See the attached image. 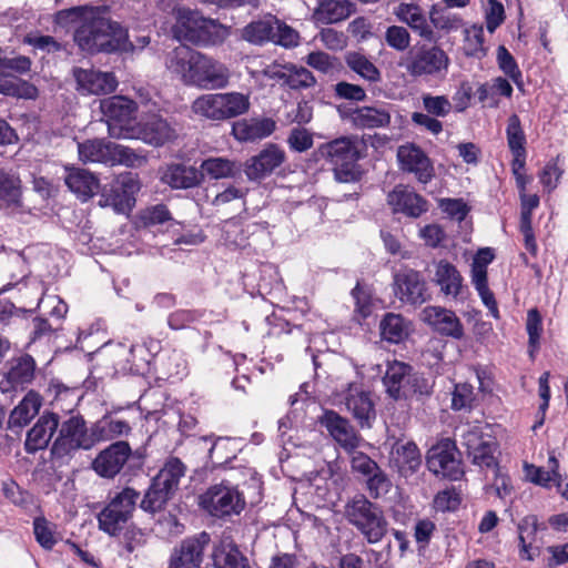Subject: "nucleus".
<instances>
[{
  "label": "nucleus",
  "instance_id": "nucleus-1",
  "mask_svg": "<svg viewBox=\"0 0 568 568\" xmlns=\"http://www.w3.org/2000/svg\"><path fill=\"white\" fill-rule=\"evenodd\" d=\"M165 67L183 84L203 90L225 88L230 80L225 64L186 45L168 52Z\"/></svg>",
  "mask_w": 568,
  "mask_h": 568
},
{
  "label": "nucleus",
  "instance_id": "nucleus-2",
  "mask_svg": "<svg viewBox=\"0 0 568 568\" xmlns=\"http://www.w3.org/2000/svg\"><path fill=\"white\" fill-rule=\"evenodd\" d=\"M74 41L82 51L89 53L134 51L128 32L110 19L108 11L92 7L84 21L77 27Z\"/></svg>",
  "mask_w": 568,
  "mask_h": 568
},
{
  "label": "nucleus",
  "instance_id": "nucleus-3",
  "mask_svg": "<svg viewBox=\"0 0 568 568\" xmlns=\"http://www.w3.org/2000/svg\"><path fill=\"white\" fill-rule=\"evenodd\" d=\"M97 444L94 425L89 428L84 418L75 414L59 423L58 436L52 444L51 453L57 458H64L79 450H89Z\"/></svg>",
  "mask_w": 568,
  "mask_h": 568
},
{
  "label": "nucleus",
  "instance_id": "nucleus-4",
  "mask_svg": "<svg viewBox=\"0 0 568 568\" xmlns=\"http://www.w3.org/2000/svg\"><path fill=\"white\" fill-rule=\"evenodd\" d=\"M449 65L450 59L444 49L427 44L415 47L399 61V67L413 78H444Z\"/></svg>",
  "mask_w": 568,
  "mask_h": 568
},
{
  "label": "nucleus",
  "instance_id": "nucleus-5",
  "mask_svg": "<svg viewBox=\"0 0 568 568\" xmlns=\"http://www.w3.org/2000/svg\"><path fill=\"white\" fill-rule=\"evenodd\" d=\"M318 154L333 166L337 181L347 183L358 179V150L355 138L342 136L324 143L318 148Z\"/></svg>",
  "mask_w": 568,
  "mask_h": 568
},
{
  "label": "nucleus",
  "instance_id": "nucleus-6",
  "mask_svg": "<svg viewBox=\"0 0 568 568\" xmlns=\"http://www.w3.org/2000/svg\"><path fill=\"white\" fill-rule=\"evenodd\" d=\"M345 516L369 544L381 541L387 531V521L382 510L364 496H356L347 503Z\"/></svg>",
  "mask_w": 568,
  "mask_h": 568
},
{
  "label": "nucleus",
  "instance_id": "nucleus-7",
  "mask_svg": "<svg viewBox=\"0 0 568 568\" xmlns=\"http://www.w3.org/2000/svg\"><path fill=\"white\" fill-rule=\"evenodd\" d=\"M100 110L113 139H129L136 125L138 105L123 95H113L101 100Z\"/></svg>",
  "mask_w": 568,
  "mask_h": 568
},
{
  "label": "nucleus",
  "instance_id": "nucleus-8",
  "mask_svg": "<svg viewBox=\"0 0 568 568\" xmlns=\"http://www.w3.org/2000/svg\"><path fill=\"white\" fill-rule=\"evenodd\" d=\"M199 505L211 516L223 518L241 514L245 508V499L235 485L223 480L200 495Z\"/></svg>",
  "mask_w": 568,
  "mask_h": 568
},
{
  "label": "nucleus",
  "instance_id": "nucleus-9",
  "mask_svg": "<svg viewBox=\"0 0 568 568\" xmlns=\"http://www.w3.org/2000/svg\"><path fill=\"white\" fill-rule=\"evenodd\" d=\"M219 24L213 19L204 18L199 11L187 8L175 10L174 37L182 41L205 44L217 36Z\"/></svg>",
  "mask_w": 568,
  "mask_h": 568
},
{
  "label": "nucleus",
  "instance_id": "nucleus-10",
  "mask_svg": "<svg viewBox=\"0 0 568 568\" xmlns=\"http://www.w3.org/2000/svg\"><path fill=\"white\" fill-rule=\"evenodd\" d=\"M458 432L460 445L474 465L487 469L498 467L495 456L497 443L489 434H484L479 425L462 426Z\"/></svg>",
  "mask_w": 568,
  "mask_h": 568
},
{
  "label": "nucleus",
  "instance_id": "nucleus-11",
  "mask_svg": "<svg viewBox=\"0 0 568 568\" xmlns=\"http://www.w3.org/2000/svg\"><path fill=\"white\" fill-rule=\"evenodd\" d=\"M140 494L132 488H124L98 515L99 528L114 536L121 531L130 518Z\"/></svg>",
  "mask_w": 568,
  "mask_h": 568
},
{
  "label": "nucleus",
  "instance_id": "nucleus-12",
  "mask_svg": "<svg viewBox=\"0 0 568 568\" xmlns=\"http://www.w3.org/2000/svg\"><path fill=\"white\" fill-rule=\"evenodd\" d=\"M141 189L138 175L129 172L120 174L109 186L101 191V206H112L115 212L130 211L135 203V195Z\"/></svg>",
  "mask_w": 568,
  "mask_h": 568
},
{
  "label": "nucleus",
  "instance_id": "nucleus-13",
  "mask_svg": "<svg viewBox=\"0 0 568 568\" xmlns=\"http://www.w3.org/2000/svg\"><path fill=\"white\" fill-rule=\"evenodd\" d=\"M178 138V129L161 115L153 114L136 123L130 139L141 140L154 148L163 146Z\"/></svg>",
  "mask_w": 568,
  "mask_h": 568
},
{
  "label": "nucleus",
  "instance_id": "nucleus-14",
  "mask_svg": "<svg viewBox=\"0 0 568 568\" xmlns=\"http://www.w3.org/2000/svg\"><path fill=\"white\" fill-rule=\"evenodd\" d=\"M455 443L448 438L434 445L427 454V467L437 476H443L452 480L458 479L462 475V468L455 456Z\"/></svg>",
  "mask_w": 568,
  "mask_h": 568
},
{
  "label": "nucleus",
  "instance_id": "nucleus-15",
  "mask_svg": "<svg viewBox=\"0 0 568 568\" xmlns=\"http://www.w3.org/2000/svg\"><path fill=\"white\" fill-rule=\"evenodd\" d=\"M399 169L415 175L418 182L426 184L435 174L430 159L416 144L406 143L397 149Z\"/></svg>",
  "mask_w": 568,
  "mask_h": 568
},
{
  "label": "nucleus",
  "instance_id": "nucleus-16",
  "mask_svg": "<svg viewBox=\"0 0 568 568\" xmlns=\"http://www.w3.org/2000/svg\"><path fill=\"white\" fill-rule=\"evenodd\" d=\"M320 423L332 438L347 453H354L364 445V439L349 422L333 410H326Z\"/></svg>",
  "mask_w": 568,
  "mask_h": 568
},
{
  "label": "nucleus",
  "instance_id": "nucleus-17",
  "mask_svg": "<svg viewBox=\"0 0 568 568\" xmlns=\"http://www.w3.org/2000/svg\"><path fill=\"white\" fill-rule=\"evenodd\" d=\"M393 291L405 304L420 305L426 301V284L422 275L414 270H402L394 275Z\"/></svg>",
  "mask_w": 568,
  "mask_h": 568
},
{
  "label": "nucleus",
  "instance_id": "nucleus-18",
  "mask_svg": "<svg viewBox=\"0 0 568 568\" xmlns=\"http://www.w3.org/2000/svg\"><path fill=\"white\" fill-rule=\"evenodd\" d=\"M393 14L423 40H436V32L428 21L429 16L418 3L400 2L393 9Z\"/></svg>",
  "mask_w": 568,
  "mask_h": 568
},
{
  "label": "nucleus",
  "instance_id": "nucleus-19",
  "mask_svg": "<svg viewBox=\"0 0 568 568\" xmlns=\"http://www.w3.org/2000/svg\"><path fill=\"white\" fill-rule=\"evenodd\" d=\"M420 320L443 336L462 339L464 326L455 312L442 306H426L420 312Z\"/></svg>",
  "mask_w": 568,
  "mask_h": 568
},
{
  "label": "nucleus",
  "instance_id": "nucleus-20",
  "mask_svg": "<svg viewBox=\"0 0 568 568\" xmlns=\"http://www.w3.org/2000/svg\"><path fill=\"white\" fill-rule=\"evenodd\" d=\"M209 542L206 532L184 539L172 552L169 568H200Z\"/></svg>",
  "mask_w": 568,
  "mask_h": 568
},
{
  "label": "nucleus",
  "instance_id": "nucleus-21",
  "mask_svg": "<svg viewBox=\"0 0 568 568\" xmlns=\"http://www.w3.org/2000/svg\"><path fill=\"white\" fill-rule=\"evenodd\" d=\"M132 449L126 442H115L99 453L92 463L94 471L101 477L112 478L123 468Z\"/></svg>",
  "mask_w": 568,
  "mask_h": 568
},
{
  "label": "nucleus",
  "instance_id": "nucleus-22",
  "mask_svg": "<svg viewBox=\"0 0 568 568\" xmlns=\"http://www.w3.org/2000/svg\"><path fill=\"white\" fill-rule=\"evenodd\" d=\"M36 362L30 355L13 358L8 363V371L0 379V390L9 393L22 390L34 378Z\"/></svg>",
  "mask_w": 568,
  "mask_h": 568
},
{
  "label": "nucleus",
  "instance_id": "nucleus-23",
  "mask_svg": "<svg viewBox=\"0 0 568 568\" xmlns=\"http://www.w3.org/2000/svg\"><path fill=\"white\" fill-rule=\"evenodd\" d=\"M73 77L77 82V90L82 94H108L118 87L114 74L110 72L74 68Z\"/></svg>",
  "mask_w": 568,
  "mask_h": 568
},
{
  "label": "nucleus",
  "instance_id": "nucleus-24",
  "mask_svg": "<svg viewBox=\"0 0 568 568\" xmlns=\"http://www.w3.org/2000/svg\"><path fill=\"white\" fill-rule=\"evenodd\" d=\"M285 152L276 144H267L257 155L245 163V174L251 181H257L270 175L285 161Z\"/></svg>",
  "mask_w": 568,
  "mask_h": 568
},
{
  "label": "nucleus",
  "instance_id": "nucleus-25",
  "mask_svg": "<svg viewBox=\"0 0 568 568\" xmlns=\"http://www.w3.org/2000/svg\"><path fill=\"white\" fill-rule=\"evenodd\" d=\"M387 203L395 213H403L409 217H419L428 211L427 201L408 186L397 185L387 195Z\"/></svg>",
  "mask_w": 568,
  "mask_h": 568
},
{
  "label": "nucleus",
  "instance_id": "nucleus-26",
  "mask_svg": "<svg viewBox=\"0 0 568 568\" xmlns=\"http://www.w3.org/2000/svg\"><path fill=\"white\" fill-rule=\"evenodd\" d=\"M344 403L362 427H371L375 419V409L369 394L357 384H351L345 392Z\"/></svg>",
  "mask_w": 568,
  "mask_h": 568
},
{
  "label": "nucleus",
  "instance_id": "nucleus-27",
  "mask_svg": "<svg viewBox=\"0 0 568 568\" xmlns=\"http://www.w3.org/2000/svg\"><path fill=\"white\" fill-rule=\"evenodd\" d=\"M463 281L460 272L448 261L440 260L433 264L432 282L439 286L444 296L457 300L463 292Z\"/></svg>",
  "mask_w": 568,
  "mask_h": 568
},
{
  "label": "nucleus",
  "instance_id": "nucleus-28",
  "mask_svg": "<svg viewBox=\"0 0 568 568\" xmlns=\"http://www.w3.org/2000/svg\"><path fill=\"white\" fill-rule=\"evenodd\" d=\"M59 427V416L55 413L44 412L32 428L27 433L24 448L28 453L44 449L54 432Z\"/></svg>",
  "mask_w": 568,
  "mask_h": 568
},
{
  "label": "nucleus",
  "instance_id": "nucleus-29",
  "mask_svg": "<svg viewBox=\"0 0 568 568\" xmlns=\"http://www.w3.org/2000/svg\"><path fill=\"white\" fill-rule=\"evenodd\" d=\"M64 182L69 190L83 202L91 199L100 190L98 178L82 168L65 166Z\"/></svg>",
  "mask_w": 568,
  "mask_h": 568
},
{
  "label": "nucleus",
  "instance_id": "nucleus-30",
  "mask_svg": "<svg viewBox=\"0 0 568 568\" xmlns=\"http://www.w3.org/2000/svg\"><path fill=\"white\" fill-rule=\"evenodd\" d=\"M422 464L420 453L412 442L396 443L392 449L390 465L400 476L407 478L414 475Z\"/></svg>",
  "mask_w": 568,
  "mask_h": 568
},
{
  "label": "nucleus",
  "instance_id": "nucleus-31",
  "mask_svg": "<svg viewBox=\"0 0 568 568\" xmlns=\"http://www.w3.org/2000/svg\"><path fill=\"white\" fill-rule=\"evenodd\" d=\"M162 181L172 189H192L202 184L203 173L195 166L173 163L166 166Z\"/></svg>",
  "mask_w": 568,
  "mask_h": 568
},
{
  "label": "nucleus",
  "instance_id": "nucleus-32",
  "mask_svg": "<svg viewBox=\"0 0 568 568\" xmlns=\"http://www.w3.org/2000/svg\"><path fill=\"white\" fill-rule=\"evenodd\" d=\"M276 129V123L270 118L245 119L232 126L233 136L241 142L255 141L270 136Z\"/></svg>",
  "mask_w": 568,
  "mask_h": 568
},
{
  "label": "nucleus",
  "instance_id": "nucleus-33",
  "mask_svg": "<svg viewBox=\"0 0 568 568\" xmlns=\"http://www.w3.org/2000/svg\"><path fill=\"white\" fill-rule=\"evenodd\" d=\"M212 560L215 568H250L247 559L230 536H222L214 545Z\"/></svg>",
  "mask_w": 568,
  "mask_h": 568
},
{
  "label": "nucleus",
  "instance_id": "nucleus-34",
  "mask_svg": "<svg viewBox=\"0 0 568 568\" xmlns=\"http://www.w3.org/2000/svg\"><path fill=\"white\" fill-rule=\"evenodd\" d=\"M42 406V397L30 390L26 394L22 400L11 410L8 419L10 429H21L30 423V420L38 415Z\"/></svg>",
  "mask_w": 568,
  "mask_h": 568
},
{
  "label": "nucleus",
  "instance_id": "nucleus-35",
  "mask_svg": "<svg viewBox=\"0 0 568 568\" xmlns=\"http://www.w3.org/2000/svg\"><path fill=\"white\" fill-rule=\"evenodd\" d=\"M351 120L359 129L385 128L390 123V113L385 106H362L351 113Z\"/></svg>",
  "mask_w": 568,
  "mask_h": 568
},
{
  "label": "nucleus",
  "instance_id": "nucleus-36",
  "mask_svg": "<svg viewBox=\"0 0 568 568\" xmlns=\"http://www.w3.org/2000/svg\"><path fill=\"white\" fill-rule=\"evenodd\" d=\"M353 11L348 0H325L318 4L313 13L316 23L332 24L345 20Z\"/></svg>",
  "mask_w": 568,
  "mask_h": 568
},
{
  "label": "nucleus",
  "instance_id": "nucleus-37",
  "mask_svg": "<svg viewBox=\"0 0 568 568\" xmlns=\"http://www.w3.org/2000/svg\"><path fill=\"white\" fill-rule=\"evenodd\" d=\"M114 142L102 139L87 140L78 143L79 159L83 163L111 164Z\"/></svg>",
  "mask_w": 568,
  "mask_h": 568
},
{
  "label": "nucleus",
  "instance_id": "nucleus-38",
  "mask_svg": "<svg viewBox=\"0 0 568 568\" xmlns=\"http://www.w3.org/2000/svg\"><path fill=\"white\" fill-rule=\"evenodd\" d=\"M410 367L402 362H393L387 366L384 385L390 397L397 399L406 394V386L410 382Z\"/></svg>",
  "mask_w": 568,
  "mask_h": 568
},
{
  "label": "nucleus",
  "instance_id": "nucleus-39",
  "mask_svg": "<svg viewBox=\"0 0 568 568\" xmlns=\"http://www.w3.org/2000/svg\"><path fill=\"white\" fill-rule=\"evenodd\" d=\"M276 23L277 18L271 14L258 20H254L243 28L242 38L253 44L272 42L274 39Z\"/></svg>",
  "mask_w": 568,
  "mask_h": 568
},
{
  "label": "nucleus",
  "instance_id": "nucleus-40",
  "mask_svg": "<svg viewBox=\"0 0 568 568\" xmlns=\"http://www.w3.org/2000/svg\"><path fill=\"white\" fill-rule=\"evenodd\" d=\"M506 138L508 148L515 158V164L520 169L526 161V135L517 114H511L508 119Z\"/></svg>",
  "mask_w": 568,
  "mask_h": 568
},
{
  "label": "nucleus",
  "instance_id": "nucleus-41",
  "mask_svg": "<svg viewBox=\"0 0 568 568\" xmlns=\"http://www.w3.org/2000/svg\"><path fill=\"white\" fill-rule=\"evenodd\" d=\"M203 179L209 176L213 180L227 179L234 176L240 168L236 162L220 156H212L202 161L200 169Z\"/></svg>",
  "mask_w": 568,
  "mask_h": 568
},
{
  "label": "nucleus",
  "instance_id": "nucleus-42",
  "mask_svg": "<svg viewBox=\"0 0 568 568\" xmlns=\"http://www.w3.org/2000/svg\"><path fill=\"white\" fill-rule=\"evenodd\" d=\"M224 120L245 114L251 106L250 93L237 91L219 93Z\"/></svg>",
  "mask_w": 568,
  "mask_h": 568
},
{
  "label": "nucleus",
  "instance_id": "nucleus-43",
  "mask_svg": "<svg viewBox=\"0 0 568 568\" xmlns=\"http://www.w3.org/2000/svg\"><path fill=\"white\" fill-rule=\"evenodd\" d=\"M194 114L211 121H224L219 93H205L196 98L191 106Z\"/></svg>",
  "mask_w": 568,
  "mask_h": 568
},
{
  "label": "nucleus",
  "instance_id": "nucleus-44",
  "mask_svg": "<svg viewBox=\"0 0 568 568\" xmlns=\"http://www.w3.org/2000/svg\"><path fill=\"white\" fill-rule=\"evenodd\" d=\"M558 467L559 464L556 457L550 456L548 459V470L530 464H525L524 469L525 476L529 481L545 488H551L555 481L559 479Z\"/></svg>",
  "mask_w": 568,
  "mask_h": 568
},
{
  "label": "nucleus",
  "instance_id": "nucleus-45",
  "mask_svg": "<svg viewBox=\"0 0 568 568\" xmlns=\"http://www.w3.org/2000/svg\"><path fill=\"white\" fill-rule=\"evenodd\" d=\"M347 67L369 83H377L382 80V73L378 68L364 54L358 52H348L345 57Z\"/></svg>",
  "mask_w": 568,
  "mask_h": 568
},
{
  "label": "nucleus",
  "instance_id": "nucleus-46",
  "mask_svg": "<svg viewBox=\"0 0 568 568\" xmlns=\"http://www.w3.org/2000/svg\"><path fill=\"white\" fill-rule=\"evenodd\" d=\"M20 180L14 174L0 170V209L17 206L20 203Z\"/></svg>",
  "mask_w": 568,
  "mask_h": 568
},
{
  "label": "nucleus",
  "instance_id": "nucleus-47",
  "mask_svg": "<svg viewBox=\"0 0 568 568\" xmlns=\"http://www.w3.org/2000/svg\"><path fill=\"white\" fill-rule=\"evenodd\" d=\"M383 339L399 343L408 335V325L399 314L387 313L379 324Z\"/></svg>",
  "mask_w": 568,
  "mask_h": 568
},
{
  "label": "nucleus",
  "instance_id": "nucleus-48",
  "mask_svg": "<svg viewBox=\"0 0 568 568\" xmlns=\"http://www.w3.org/2000/svg\"><path fill=\"white\" fill-rule=\"evenodd\" d=\"M185 465L179 458H169L154 478L156 485H162L173 493L178 488L180 479L185 475Z\"/></svg>",
  "mask_w": 568,
  "mask_h": 568
},
{
  "label": "nucleus",
  "instance_id": "nucleus-49",
  "mask_svg": "<svg viewBox=\"0 0 568 568\" xmlns=\"http://www.w3.org/2000/svg\"><path fill=\"white\" fill-rule=\"evenodd\" d=\"M428 16L434 31L437 30L447 34L463 27V19L458 14L439 9L436 4L430 7Z\"/></svg>",
  "mask_w": 568,
  "mask_h": 568
},
{
  "label": "nucleus",
  "instance_id": "nucleus-50",
  "mask_svg": "<svg viewBox=\"0 0 568 568\" xmlns=\"http://www.w3.org/2000/svg\"><path fill=\"white\" fill-rule=\"evenodd\" d=\"M463 50L466 55L474 58H483L487 53L484 39L483 26L474 24L464 30Z\"/></svg>",
  "mask_w": 568,
  "mask_h": 568
},
{
  "label": "nucleus",
  "instance_id": "nucleus-51",
  "mask_svg": "<svg viewBox=\"0 0 568 568\" xmlns=\"http://www.w3.org/2000/svg\"><path fill=\"white\" fill-rule=\"evenodd\" d=\"M0 93L33 100L38 97V89L17 78H3L0 79Z\"/></svg>",
  "mask_w": 568,
  "mask_h": 568
},
{
  "label": "nucleus",
  "instance_id": "nucleus-52",
  "mask_svg": "<svg viewBox=\"0 0 568 568\" xmlns=\"http://www.w3.org/2000/svg\"><path fill=\"white\" fill-rule=\"evenodd\" d=\"M95 435L98 443L101 440H110L115 437L128 435L131 432V426L121 419H102L94 424Z\"/></svg>",
  "mask_w": 568,
  "mask_h": 568
},
{
  "label": "nucleus",
  "instance_id": "nucleus-53",
  "mask_svg": "<svg viewBox=\"0 0 568 568\" xmlns=\"http://www.w3.org/2000/svg\"><path fill=\"white\" fill-rule=\"evenodd\" d=\"M171 495V490L162 487V485L158 486L156 480L153 479L152 485L150 486V488L144 495V498L141 501V508L149 513L159 511L166 504Z\"/></svg>",
  "mask_w": 568,
  "mask_h": 568
},
{
  "label": "nucleus",
  "instance_id": "nucleus-54",
  "mask_svg": "<svg viewBox=\"0 0 568 568\" xmlns=\"http://www.w3.org/2000/svg\"><path fill=\"white\" fill-rule=\"evenodd\" d=\"M144 154L138 153L131 148L116 144L113 145L112 160L110 165H125L128 168H140L146 163Z\"/></svg>",
  "mask_w": 568,
  "mask_h": 568
},
{
  "label": "nucleus",
  "instance_id": "nucleus-55",
  "mask_svg": "<svg viewBox=\"0 0 568 568\" xmlns=\"http://www.w3.org/2000/svg\"><path fill=\"white\" fill-rule=\"evenodd\" d=\"M385 43L398 52H404L410 47L412 36L406 27L393 24L386 28Z\"/></svg>",
  "mask_w": 568,
  "mask_h": 568
},
{
  "label": "nucleus",
  "instance_id": "nucleus-56",
  "mask_svg": "<svg viewBox=\"0 0 568 568\" xmlns=\"http://www.w3.org/2000/svg\"><path fill=\"white\" fill-rule=\"evenodd\" d=\"M313 73L304 67L290 63L284 84L293 90L307 89L315 84Z\"/></svg>",
  "mask_w": 568,
  "mask_h": 568
},
{
  "label": "nucleus",
  "instance_id": "nucleus-57",
  "mask_svg": "<svg viewBox=\"0 0 568 568\" xmlns=\"http://www.w3.org/2000/svg\"><path fill=\"white\" fill-rule=\"evenodd\" d=\"M91 6H79L60 10L54 14V23L68 28L72 24L80 26L87 18V13L91 10Z\"/></svg>",
  "mask_w": 568,
  "mask_h": 568
},
{
  "label": "nucleus",
  "instance_id": "nucleus-58",
  "mask_svg": "<svg viewBox=\"0 0 568 568\" xmlns=\"http://www.w3.org/2000/svg\"><path fill=\"white\" fill-rule=\"evenodd\" d=\"M497 63L499 69L507 77H509L517 85H520L521 72L514 57L504 45H499L497 49Z\"/></svg>",
  "mask_w": 568,
  "mask_h": 568
},
{
  "label": "nucleus",
  "instance_id": "nucleus-59",
  "mask_svg": "<svg viewBox=\"0 0 568 568\" xmlns=\"http://www.w3.org/2000/svg\"><path fill=\"white\" fill-rule=\"evenodd\" d=\"M366 486L372 498H379L386 495L392 487V481L387 475L378 468L367 477Z\"/></svg>",
  "mask_w": 568,
  "mask_h": 568
},
{
  "label": "nucleus",
  "instance_id": "nucleus-60",
  "mask_svg": "<svg viewBox=\"0 0 568 568\" xmlns=\"http://www.w3.org/2000/svg\"><path fill=\"white\" fill-rule=\"evenodd\" d=\"M526 331L528 333V343L531 352L539 346L540 336L542 333V320L536 308H531L527 313Z\"/></svg>",
  "mask_w": 568,
  "mask_h": 568
},
{
  "label": "nucleus",
  "instance_id": "nucleus-61",
  "mask_svg": "<svg viewBox=\"0 0 568 568\" xmlns=\"http://www.w3.org/2000/svg\"><path fill=\"white\" fill-rule=\"evenodd\" d=\"M423 106L428 114L435 116H446L452 110L450 101L444 95H423Z\"/></svg>",
  "mask_w": 568,
  "mask_h": 568
},
{
  "label": "nucleus",
  "instance_id": "nucleus-62",
  "mask_svg": "<svg viewBox=\"0 0 568 568\" xmlns=\"http://www.w3.org/2000/svg\"><path fill=\"white\" fill-rule=\"evenodd\" d=\"M272 42L284 48H294L300 43V34L296 30L277 19Z\"/></svg>",
  "mask_w": 568,
  "mask_h": 568
},
{
  "label": "nucleus",
  "instance_id": "nucleus-63",
  "mask_svg": "<svg viewBox=\"0 0 568 568\" xmlns=\"http://www.w3.org/2000/svg\"><path fill=\"white\" fill-rule=\"evenodd\" d=\"M33 530L37 541L45 549H51L57 538L50 523L44 518H36L33 521Z\"/></svg>",
  "mask_w": 568,
  "mask_h": 568
},
{
  "label": "nucleus",
  "instance_id": "nucleus-64",
  "mask_svg": "<svg viewBox=\"0 0 568 568\" xmlns=\"http://www.w3.org/2000/svg\"><path fill=\"white\" fill-rule=\"evenodd\" d=\"M438 206L450 219L458 222H462L469 212L468 205L462 199H440Z\"/></svg>",
  "mask_w": 568,
  "mask_h": 568
}]
</instances>
